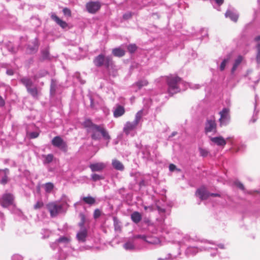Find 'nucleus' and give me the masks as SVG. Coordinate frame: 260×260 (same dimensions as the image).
<instances>
[{
  "label": "nucleus",
  "mask_w": 260,
  "mask_h": 260,
  "mask_svg": "<svg viewBox=\"0 0 260 260\" xmlns=\"http://www.w3.org/2000/svg\"><path fill=\"white\" fill-rule=\"evenodd\" d=\"M146 242L154 245H161V241L159 239L154 236H147Z\"/></svg>",
  "instance_id": "nucleus-21"
},
{
  "label": "nucleus",
  "mask_w": 260,
  "mask_h": 260,
  "mask_svg": "<svg viewBox=\"0 0 260 260\" xmlns=\"http://www.w3.org/2000/svg\"><path fill=\"white\" fill-rule=\"evenodd\" d=\"M199 151L200 155L203 157H206L208 155L209 152L207 149L200 148Z\"/></svg>",
  "instance_id": "nucleus-42"
},
{
  "label": "nucleus",
  "mask_w": 260,
  "mask_h": 260,
  "mask_svg": "<svg viewBox=\"0 0 260 260\" xmlns=\"http://www.w3.org/2000/svg\"><path fill=\"white\" fill-rule=\"evenodd\" d=\"M207 245L204 246L196 247V246H188L185 250V255L189 256L190 255H194L199 251H202L205 250H209L210 249H216V246L220 249H224V245L222 244H219L215 245L213 243H207Z\"/></svg>",
  "instance_id": "nucleus-4"
},
{
  "label": "nucleus",
  "mask_w": 260,
  "mask_h": 260,
  "mask_svg": "<svg viewBox=\"0 0 260 260\" xmlns=\"http://www.w3.org/2000/svg\"><path fill=\"white\" fill-rule=\"evenodd\" d=\"M132 17V13L131 12H128L124 14L123 15V18L124 19H128Z\"/></svg>",
  "instance_id": "nucleus-55"
},
{
  "label": "nucleus",
  "mask_w": 260,
  "mask_h": 260,
  "mask_svg": "<svg viewBox=\"0 0 260 260\" xmlns=\"http://www.w3.org/2000/svg\"><path fill=\"white\" fill-rule=\"evenodd\" d=\"M42 235V239H45L48 238L51 235V232L46 229H42L41 232Z\"/></svg>",
  "instance_id": "nucleus-34"
},
{
  "label": "nucleus",
  "mask_w": 260,
  "mask_h": 260,
  "mask_svg": "<svg viewBox=\"0 0 260 260\" xmlns=\"http://www.w3.org/2000/svg\"><path fill=\"white\" fill-rule=\"evenodd\" d=\"M143 115V111L141 110L139 111L135 115V119L132 122H126L123 127V132L128 135L131 132L136 129L139 123L142 120Z\"/></svg>",
  "instance_id": "nucleus-5"
},
{
  "label": "nucleus",
  "mask_w": 260,
  "mask_h": 260,
  "mask_svg": "<svg viewBox=\"0 0 260 260\" xmlns=\"http://www.w3.org/2000/svg\"><path fill=\"white\" fill-rule=\"evenodd\" d=\"M235 184L238 187H239L241 190H244V186L241 182L237 181H235Z\"/></svg>",
  "instance_id": "nucleus-52"
},
{
  "label": "nucleus",
  "mask_w": 260,
  "mask_h": 260,
  "mask_svg": "<svg viewBox=\"0 0 260 260\" xmlns=\"http://www.w3.org/2000/svg\"><path fill=\"white\" fill-rule=\"evenodd\" d=\"M112 165L113 167L117 170L121 171L124 170V166L120 161L117 159H113L112 162Z\"/></svg>",
  "instance_id": "nucleus-26"
},
{
  "label": "nucleus",
  "mask_w": 260,
  "mask_h": 260,
  "mask_svg": "<svg viewBox=\"0 0 260 260\" xmlns=\"http://www.w3.org/2000/svg\"><path fill=\"white\" fill-rule=\"evenodd\" d=\"M147 236H146L144 235H137L134 236V238L141 239L146 242V239H147Z\"/></svg>",
  "instance_id": "nucleus-49"
},
{
  "label": "nucleus",
  "mask_w": 260,
  "mask_h": 260,
  "mask_svg": "<svg viewBox=\"0 0 260 260\" xmlns=\"http://www.w3.org/2000/svg\"><path fill=\"white\" fill-rule=\"evenodd\" d=\"M113 54L117 57H122L125 54V51L121 48H116L112 50Z\"/></svg>",
  "instance_id": "nucleus-28"
},
{
  "label": "nucleus",
  "mask_w": 260,
  "mask_h": 260,
  "mask_svg": "<svg viewBox=\"0 0 260 260\" xmlns=\"http://www.w3.org/2000/svg\"><path fill=\"white\" fill-rule=\"evenodd\" d=\"M144 210L146 211L152 212L154 210V206L153 205L144 206Z\"/></svg>",
  "instance_id": "nucleus-48"
},
{
  "label": "nucleus",
  "mask_w": 260,
  "mask_h": 260,
  "mask_svg": "<svg viewBox=\"0 0 260 260\" xmlns=\"http://www.w3.org/2000/svg\"><path fill=\"white\" fill-rule=\"evenodd\" d=\"M45 190L47 193H50L54 188V184L51 182H48L43 185Z\"/></svg>",
  "instance_id": "nucleus-33"
},
{
  "label": "nucleus",
  "mask_w": 260,
  "mask_h": 260,
  "mask_svg": "<svg viewBox=\"0 0 260 260\" xmlns=\"http://www.w3.org/2000/svg\"><path fill=\"white\" fill-rule=\"evenodd\" d=\"M230 56L227 57L226 58L223 59L222 61L220 66H219V70L221 71H223L225 69V66L227 64V63L229 62L230 60Z\"/></svg>",
  "instance_id": "nucleus-37"
},
{
  "label": "nucleus",
  "mask_w": 260,
  "mask_h": 260,
  "mask_svg": "<svg viewBox=\"0 0 260 260\" xmlns=\"http://www.w3.org/2000/svg\"><path fill=\"white\" fill-rule=\"evenodd\" d=\"M125 113L124 108L121 105H117L113 111V115L117 118L123 115Z\"/></svg>",
  "instance_id": "nucleus-20"
},
{
  "label": "nucleus",
  "mask_w": 260,
  "mask_h": 260,
  "mask_svg": "<svg viewBox=\"0 0 260 260\" xmlns=\"http://www.w3.org/2000/svg\"><path fill=\"white\" fill-rule=\"evenodd\" d=\"M50 246L53 249L56 246L58 247L60 255L62 253V256H59L58 260L65 259L68 253L70 252L71 249L70 239L64 236L60 237L54 243L51 244Z\"/></svg>",
  "instance_id": "nucleus-3"
},
{
  "label": "nucleus",
  "mask_w": 260,
  "mask_h": 260,
  "mask_svg": "<svg viewBox=\"0 0 260 260\" xmlns=\"http://www.w3.org/2000/svg\"><path fill=\"white\" fill-rule=\"evenodd\" d=\"M123 248L126 250H133L135 249V246L133 242L127 241L123 244Z\"/></svg>",
  "instance_id": "nucleus-32"
},
{
  "label": "nucleus",
  "mask_w": 260,
  "mask_h": 260,
  "mask_svg": "<svg viewBox=\"0 0 260 260\" xmlns=\"http://www.w3.org/2000/svg\"><path fill=\"white\" fill-rule=\"evenodd\" d=\"M85 223V218L83 215H82L81 221L78 223L79 226L80 227V229L82 228H86L84 226Z\"/></svg>",
  "instance_id": "nucleus-50"
},
{
  "label": "nucleus",
  "mask_w": 260,
  "mask_h": 260,
  "mask_svg": "<svg viewBox=\"0 0 260 260\" xmlns=\"http://www.w3.org/2000/svg\"><path fill=\"white\" fill-rule=\"evenodd\" d=\"M44 159L43 160V163L44 164H49L52 161L53 159V155L52 154H49L47 155H44Z\"/></svg>",
  "instance_id": "nucleus-38"
},
{
  "label": "nucleus",
  "mask_w": 260,
  "mask_h": 260,
  "mask_svg": "<svg viewBox=\"0 0 260 260\" xmlns=\"http://www.w3.org/2000/svg\"><path fill=\"white\" fill-rule=\"evenodd\" d=\"M156 207H157V210L158 211V212L159 213H164L165 212V209H162L159 206H156Z\"/></svg>",
  "instance_id": "nucleus-62"
},
{
  "label": "nucleus",
  "mask_w": 260,
  "mask_h": 260,
  "mask_svg": "<svg viewBox=\"0 0 260 260\" xmlns=\"http://www.w3.org/2000/svg\"><path fill=\"white\" fill-rule=\"evenodd\" d=\"M93 63L97 67L104 66L108 69L112 65L113 61L111 56L100 54L94 58Z\"/></svg>",
  "instance_id": "nucleus-6"
},
{
  "label": "nucleus",
  "mask_w": 260,
  "mask_h": 260,
  "mask_svg": "<svg viewBox=\"0 0 260 260\" xmlns=\"http://www.w3.org/2000/svg\"><path fill=\"white\" fill-rule=\"evenodd\" d=\"M88 236V231L86 228H82L77 232L76 238L79 243H85Z\"/></svg>",
  "instance_id": "nucleus-13"
},
{
  "label": "nucleus",
  "mask_w": 260,
  "mask_h": 260,
  "mask_svg": "<svg viewBox=\"0 0 260 260\" xmlns=\"http://www.w3.org/2000/svg\"><path fill=\"white\" fill-rule=\"evenodd\" d=\"M132 220L135 223H139L142 219L141 214L137 212H134L131 215Z\"/></svg>",
  "instance_id": "nucleus-25"
},
{
  "label": "nucleus",
  "mask_w": 260,
  "mask_h": 260,
  "mask_svg": "<svg viewBox=\"0 0 260 260\" xmlns=\"http://www.w3.org/2000/svg\"><path fill=\"white\" fill-rule=\"evenodd\" d=\"M13 196L11 193L4 194L0 201L1 205L4 208L8 207V206L12 205L13 203Z\"/></svg>",
  "instance_id": "nucleus-12"
},
{
  "label": "nucleus",
  "mask_w": 260,
  "mask_h": 260,
  "mask_svg": "<svg viewBox=\"0 0 260 260\" xmlns=\"http://www.w3.org/2000/svg\"><path fill=\"white\" fill-rule=\"evenodd\" d=\"M51 17L58 25H59L61 28H66L68 26V24L66 22L61 20L58 16L56 15L55 13L51 14Z\"/></svg>",
  "instance_id": "nucleus-19"
},
{
  "label": "nucleus",
  "mask_w": 260,
  "mask_h": 260,
  "mask_svg": "<svg viewBox=\"0 0 260 260\" xmlns=\"http://www.w3.org/2000/svg\"><path fill=\"white\" fill-rule=\"evenodd\" d=\"M53 146L60 149L63 152L68 150V146L66 142L60 136L55 137L51 141Z\"/></svg>",
  "instance_id": "nucleus-10"
},
{
  "label": "nucleus",
  "mask_w": 260,
  "mask_h": 260,
  "mask_svg": "<svg viewBox=\"0 0 260 260\" xmlns=\"http://www.w3.org/2000/svg\"><path fill=\"white\" fill-rule=\"evenodd\" d=\"M9 50L12 53H14L16 52V49H15V48H14L13 47L9 48Z\"/></svg>",
  "instance_id": "nucleus-64"
},
{
  "label": "nucleus",
  "mask_w": 260,
  "mask_h": 260,
  "mask_svg": "<svg viewBox=\"0 0 260 260\" xmlns=\"http://www.w3.org/2000/svg\"><path fill=\"white\" fill-rule=\"evenodd\" d=\"M12 260H23V257L19 254H14L12 257Z\"/></svg>",
  "instance_id": "nucleus-51"
},
{
  "label": "nucleus",
  "mask_w": 260,
  "mask_h": 260,
  "mask_svg": "<svg viewBox=\"0 0 260 260\" xmlns=\"http://www.w3.org/2000/svg\"><path fill=\"white\" fill-rule=\"evenodd\" d=\"M62 12L63 14L65 16L70 17L71 16V10L68 8H64L62 10Z\"/></svg>",
  "instance_id": "nucleus-45"
},
{
  "label": "nucleus",
  "mask_w": 260,
  "mask_h": 260,
  "mask_svg": "<svg viewBox=\"0 0 260 260\" xmlns=\"http://www.w3.org/2000/svg\"><path fill=\"white\" fill-rule=\"evenodd\" d=\"M256 61L258 65V67H259L260 66V43H258L256 46Z\"/></svg>",
  "instance_id": "nucleus-35"
},
{
  "label": "nucleus",
  "mask_w": 260,
  "mask_h": 260,
  "mask_svg": "<svg viewBox=\"0 0 260 260\" xmlns=\"http://www.w3.org/2000/svg\"><path fill=\"white\" fill-rule=\"evenodd\" d=\"M4 220V215L2 212H0V221L2 223H3Z\"/></svg>",
  "instance_id": "nucleus-63"
},
{
  "label": "nucleus",
  "mask_w": 260,
  "mask_h": 260,
  "mask_svg": "<svg viewBox=\"0 0 260 260\" xmlns=\"http://www.w3.org/2000/svg\"><path fill=\"white\" fill-rule=\"evenodd\" d=\"M199 240L197 238H192L188 235H185L183 237L181 241H179V244L181 243H192L193 241H198Z\"/></svg>",
  "instance_id": "nucleus-29"
},
{
  "label": "nucleus",
  "mask_w": 260,
  "mask_h": 260,
  "mask_svg": "<svg viewBox=\"0 0 260 260\" xmlns=\"http://www.w3.org/2000/svg\"><path fill=\"white\" fill-rule=\"evenodd\" d=\"M210 140L214 144L223 147L226 144L225 140L221 136L210 137Z\"/></svg>",
  "instance_id": "nucleus-18"
},
{
  "label": "nucleus",
  "mask_w": 260,
  "mask_h": 260,
  "mask_svg": "<svg viewBox=\"0 0 260 260\" xmlns=\"http://www.w3.org/2000/svg\"><path fill=\"white\" fill-rule=\"evenodd\" d=\"M215 3L219 6H220V5H221L223 3V0H214Z\"/></svg>",
  "instance_id": "nucleus-61"
},
{
  "label": "nucleus",
  "mask_w": 260,
  "mask_h": 260,
  "mask_svg": "<svg viewBox=\"0 0 260 260\" xmlns=\"http://www.w3.org/2000/svg\"><path fill=\"white\" fill-rule=\"evenodd\" d=\"M196 195L199 197L201 200H204L209 197V192H208L205 187H201L197 189Z\"/></svg>",
  "instance_id": "nucleus-15"
},
{
  "label": "nucleus",
  "mask_w": 260,
  "mask_h": 260,
  "mask_svg": "<svg viewBox=\"0 0 260 260\" xmlns=\"http://www.w3.org/2000/svg\"><path fill=\"white\" fill-rule=\"evenodd\" d=\"M57 81L55 79H51V85H50V94L51 95H54L57 89Z\"/></svg>",
  "instance_id": "nucleus-31"
},
{
  "label": "nucleus",
  "mask_w": 260,
  "mask_h": 260,
  "mask_svg": "<svg viewBox=\"0 0 260 260\" xmlns=\"http://www.w3.org/2000/svg\"><path fill=\"white\" fill-rule=\"evenodd\" d=\"M246 148V146L243 144H241L235 146L233 150L236 152H240L243 151Z\"/></svg>",
  "instance_id": "nucleus-36"
},
{
  "label": "nucleus",
  "mask_w": 260,
  "mask_h": 260,
  "mask_svg": "<svg viewBox=\"0 0 260 260\" xmlns=\"http://www.w3.org/2000/svg\"><path fill=\"white\" fill-rule=\"evenodd\" d=\"M225 17L229 18L234 22H237L239 17V14L234 9H229L225 13Z\"/></svg>",
  "instance_id": "nucleus-14"
},
{
  "label": "nucleus",
  "mask_w": 260,
  "mask_h": 260,
  "mask_svg": "<svg viewBox=\"0 0 260 260\" xmlns=\"http://www.w3.org/2000/svg\"><path fill=\"white\" fill-rule=\"evenodd\" d=\"M83 125L86 129L87 132L90 134L91 138L93 140H99L102 136L105 140L107 141L106 146H108L111 137L103 125H97L93 123L90 119H86L83 122Z\"/></svg>",
  "instance_id": "nucleus-1"
},
{
  "label": "nucleus",
  "mask_w": 260,
  "mask_h": 260,
  "mask_svg": "<svg viewBox=\"0 0 260 260\" xmlns=\"http://www.w3.org/2000/svg\"><path fill=\"white\" fill-rule=\"evenodd\" d=\"M171 254L170 253L168 254V256L166 257L165 258H158L157 260H169L171 259Z\"/></svg>",
  "instance_id": "nucleus-58"
},
{
  "label": "nucleus",
  "mask_w": 260,
  "mask_h": 260,
  "mask_svg": "<svg viewBox=\"0 0 260 260\" xmlns=\"http://www.w3.org/2000/svg\"><path fill=\"white\" fill-rule=\"evenodd\" d=\"M106 167V165L102 162H96L90 164L89 168L92 172H100L104 170Z\"/></svg>",
  "instance_id": "nucleus-16"
},
{
  "label": "nucleus",
  "mask_w": 260,
  "mask_h": 260,
  "mask_svg": "<svg viewBox=\"0 0 260 260\" xmlns=\"http://www.w3.org/2000/svg\"><path fill=\"white\" fill-rule=\"evenodd\" d=\"M243 59V57L241 55H239L238 57L235 59V62L233 64V67L231 69V74L234 75L235 72L238 68V66L240 64Z\"/></svg>",
  "instance_id": "nucleus-22"
},
{
  "label": "nucleus",
  "mask_w": 260,
  "mask_h": 260,
  "mask_svg": "<svg viewBox=\"0 0 260 260\" xmlns=\"http://www.w3.org/2000/svg\"><path fill=\"white\" fill-rule=\"evenodd\" d=\"M220 118L218 119L219 126L222 127L229 124L231 120L230 109L228 108H224L219 112Z\"/></svg>",
  "instance_id": "nucleus-8"
},
{
  "label": "nucleus",
  "mask_w": 260,
  "mask_h": 260,
  "mask_svg": "<svg viewBox=\"0 0 260 260\" xmlns=\"http://www.w3.org/2000/svg\"><path fill=\"white\" fill-rule=\"evenodd\" d=\"M28 48L30 50V52L36 51L38 49L37 44L35 43L34 45V46L32 47H30V46L28 45Z\"/></svg>",
  "instance_id": "nucleus-53"
},
{
  "label": "nucleus",
  "mask_w": 260,
  "mask_h": 260,
  "mask_svg": "<svg viewBox=\"0 0 260 260\" xmlns=\"http://www.w3.org/2000/svg\"><path fill=\"white\" fill-rule=\"evenodd\" d=\"M148 84V82L146 80H139L135 84L133 85V88H137L135 89V92H137V91L140 89H141L143 86H146Z\"/></svg>",
  "instance_id": "nucleus-23"
},
{
  "label": "nucleus",
  "mask_w": 260,
  "mask_h": 260,
  "mask_svg": "<svg viewBox=\"0 0 260 260\" xmlns=\"http://www.w3.org/2000/svg\"><path fill=\"white\" fill-rule=\"evenodd\" d=\"M89 99H90V107L92 108H95V105H94L93 99L92 98L91 96H90L89 97Z\"/></svg>",
  "instance_id": "nucleus-59"
},
{
  "label": "nucleus",
  "mask_w": 260,
  "mask_h": 260,
  "mask_svg": "<svg viewBox=\"0 0 260 260\" xmlns=\"http://www.w3.org/2000/svg\"><path fill=\"white\" fill-rule=\"evenodd\" d=\"M39 133L36 132H31L30 133V138L31 139H35L39 136Z\"/></svg>",
  "instance_id": "nucleus-54"
},
{
  "label": "nucleus",
  "mask_w": 260,
  "mask_h": 260,
  "mask_svg": "<svg viewBox=\"0 0 260 260\" xmlns=\"http://www.w3.org/2000/svg\"><path fill=\"white\" fill-rule=\"evenodd\" d=\"M167 82L168 86V91L171 95L177 93L181 90H184L188 86L193 89H198L200 87V85L198 84L190 85L183 81L179 77L173 75L167 77Z\"/></svg>",
  "instance_id": "nucleus-2"
},
{
  "label": "nucleus",
  "mask_w": 260,
  "mask_h": 260,
  "mask_svg": "<svg viewBox=\"0 0 260 260\" xmlns=\"http://www.w3.org/2000/svg\"><path fill=\"white\" fill-rule=\"evenodd\" d=\"M81 199L86 204L89 205H92L95 203V199L90 196L86 197H83Z\"/></svg>",
  "instance_id": "nucleus-30"
},
{
  "label": "nucleus",
  "mask_w": 260,
  "mask_h": 260,
  "mask_svg": "<svg viewBox=\"0 0 260 260\" xmlns=\"http://www.w3.org/2000/svg\"><path fill=\"white\" fill-rule=\"evenodd\" d=\"M5 105V100L3 99L2 96L0 95V107H4Z\"/></svg>",
  "instance_id": "nucleus-57"
},
{
  "label": "nucleus",
  "mask_w": 260,
  "mask_h": 260,
  "mask_svg": "<svg viewBox=\"0 0 260 260\" xmlns=\"http://www.w3.org/2000/svg\"><path fill=\"white\" fill-rule=\"evenodd\" d=\"M47 208L50 212L51 217H55L58 214L61 213L63 210V204L55 202L50 203L47 205Z\"/></svg>",
  "instance_id": "nucleus-9"
},
{
  "label": "nucleus",
  "mask_w": 260,
  "mask_h": 260,
  "mask_svg": "<svg viewBox=\"0 0 260 260\" xmlns=\"http://www.w3.org/2000/svg\"><path fill=\"white\" fill-rule=\"evenodd\" d=\"M42 57L43 59H46L49 57V51L47 49L43 50L42 51Z\"/></svg>",
  "instance_id": "nucleus-44"
},
{
  "label": "nucleus",
  "mask_w": 260,
  "mask_h": 260,
  "mask_svg": "<svg viewBox=\"0 0 260 260\" xmlns=\"http://www.w3.org/2000/svg\"><path fill=\"white\" fill-rule=\"evenodd\" d=\"M205 133L207 134L209 133H215L217 132V124L215 117L214 115L211 116L206 119L204 127Z\"/></svg>",
  "instance_id": "nucleus-7"
},
{
  "label": "nucleus",
  "mask_w": 260,
  "mask_h": 260,
  "mask_svg": "<svg viewBox=\"0 0 260 260\" xmlns=\"http://www.w3.org/2000/svg\"><path fill=\"white\" fill-rule=\"evenodd\" d=\"M114 226L116 231H121V226L119 224V222L116 217H113Z\"/></svg>",
  "instance_id": "nucleus-39"
},
{
  "label": "nucleus",
  "mask_w": 260,
  "mask_h": 260,
  "mask_svg": "<svg viewBox=\"0 0 260 260\" xmlns=\"http://www.w3.org/2000/svg\"><path fill=\"white\" fill-rule=\"evenodd\" d=\"M9 170L8 169L0 170V183L5 184L8 182Z\"/></svg>",
  "instance_id": "nucleus-17"
},
{
  "label": "nucleus",
  "mask_w": 260,
  "mask_h": 260,
  "mask_svg": "<svg viewBox=\"0 0 260 260\" xmlns=\"http://www.w3.org/2000/svg\"><path fill=\"white\" fill-rule=\"evenodd\" d=\"M91 178L93 181H97L104 179V177L103 176L96 174H92L91 175Z\"/></svg>",
  "instance_id": "nucleus-40"
},
{
  "label": "nucleus",
  "mask_w": 260,
  "mask_h": 260,
  "mask_svg": "<svg viewBox=\"0 0 260 260\" xmlns=\"http://www.w3.org/2000/svg\"><path fill=\"white\" fill-rule=\"evenodd\" d=\"M176 169V167L174 164H170L169 165V170L171 172H173Z\"/></svg>",
  "instance_id": "nucleus-56"
},
{
  "label": "nucleus",
  "mask_w": 260,
  "mask_h": 260,
  "mask_svg": "<svg viewBox=\"0 0 260 260\" xmlns=\"http://www.w3.org/2000/svg\"><path fill=\"white\" fill-rule=\"evenodd\" d=\"M48 74L47 72L46 71H41L38 75H36L34 76L35 79L44 77Z\"/></svg>",
  "instance_id": "nucleus-41"
},
{
  "label": "nucleus",
  "mask_w": 260,
  "mask_h": 260,
  "mask_svg": "<svg viewBox=\"0 0 260 260\" xmlns=\"http://www.w3.org/2000/svg\"><path fill=\"white\" fill-rule=\"evenodd\" d=\"M20 82L26 87V89L31 87L33 85V82L31 79L28 77H23L20 79Z\"/></svg>",
  "instance_id": "nucleus-24"
},
{
  "label": "nucleus",
  "mask_w": 260,
  "mask_h": 260,
  "mask_svg": "<svg viewBox=\"0 0 260 260\" xmlns=\"http://www.w3.org/2000/svg\"><path fill=\"white\" fill-rule=\"evenodd\" d=\"M101 215V211L99 209H96L93 213V217L95 219L99 218Z\"/></svg>",
  "instance_id": "nucleus-47"
},
{
  "label": "nucleus",
  "mask_w": 260,
  "mask_h": 260,
  "mask_svg": "<svg viewBox=\"0 0 260 260\" xmlns=\"http://www.w3.org/2000/svg\"><path fill=\"white\" fill-rule=\"evenodd\" d=\"M44 205L42 201H38L35 204L34 208L35 209L37 210L41 208Z\"/></svg>",
  "instance_id": "nucleus-46"
},
{
  "label": "nucleus",
  "mask_w": 260,
  "mask_h": 260,
  "mask_svg": "<svg viewBox=\"0 0 260 260\" xmlns=\"http://www.w3.org/2000/svg\"><path fill=\"white\" fill-rule=\"evenodd\" d=\"M27 91L34 98H37L38 97L39 91L36 86H31L28 88Z\"/></svg>",
  "instance_id": "nucleus-27"
},
{
  "label": "nucleus",
  "mask_w": 260,
  "mask_h": 260,
  "mask_svg": "<svg viewBox=\"0 0 260 260\" xmlns=\"http://www.w3.org/2000/svg\"><path fill=\"white\" fill-rule=\"evenodd\" d=\"M101 5L99 2L91 1L86 4L87 12L91 14L95 13L101 8Z\"/></svg>",
  "instance_id": "nucleus-11"
},
{
  "label": "nucleus",
  "mask_w": 260,
  "mask_h": 260,
  "mask_svg": "<svg viewBox=\"0 0 260 260\" xmlns=\"http://www.w3.org/2000/svg\"><path fill=\"white\" fill-rule=\"evenodd\" d=\"M7 74L8 75H10V76L13 75L14 74V71L12 69H8L7 70Z\"/></svg>",
  "instance_id": "nucleus-60"
},
{
  "label": "nucleus",
  "mask_w": 260,
  "mask_h": 260,
  "mask_svg": "<svg viewBox=\"0 0 260 260\" xmlns=\"http://www.w3.org/2000/svg\"><path fill=\"white\" fill-rule=\"evenodd\" d=\"M128 51L131 53L134 52L137 49V46L135 44H130L127 47Z\"/></svg>",
  "instance_id": "nucleus-43"
}]
</instances>
